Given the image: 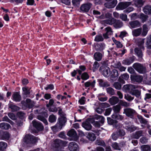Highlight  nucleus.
I'll list each match as a JSON object with an SVG mask.
<instances>
[{"label": "nucleus", "instance_id": "0e129e2a", "mask_svg": "<svg viewBox=\"0 0 151 151\" xmlns=\"http://www.w3.org/2000/svg\"><path fill=\"white\" fill-rule=\"evenodd\" d=\"M119 136L121 137L124 136L126 134L125 131L123 129H119L117 131Z\"/></svg>", "mask_w": 151, "mask_h": 151}, {"label": "nucleus", "instance_id": "13d9d810", "mask_svg": "<svg viewBox=\"0 0 151 151\" xmlns=\"http://www.w3.org/2000/svg\"><path fill=\"white\" fill-rule=\"evenodd\" d=\"M2 121H6L8 122L12 125H13L14 124V122L10 120L7 116H5L3 118Z\"/></svg>", "mask_w": 151, "mask_h": 151}, {"label": "nucleus", "instance_id": "ddd939ff", "mask_svg": "<svg viewBox=\"0 0 151 151\" xmlns=\"http://www.w3.org/2000/svg\"><path fill=\"white\" fill-rule=\"evenodd\" d=\"M143 51L142 49L139 47H136L134 49L135 54L138 57L139 59L141 60L142 59Z\"/></svg>", "mask_w": 151, "mask_h": 151}, {"label": "nucleus", "instance_id": "79ce46f5", "mask_svg": "<svg viewBox=\"0 0 151 151\" xmlns=\"http://www.w3.org/2000/svg\"><path fill=\"white\" fill-rule=\"evenodd\" d=\"M148 17L143 13H141L139 15V18L142 21V22H145L147 19Z\"/></svg>", "mask_w": 151, "mask_h": 151}, {"label": "nucleus", "instance_id": "f704fd0d", "mask_svg": "<svg viewBox=\"0 0 151 151\" xmlns=\"http://www.w3.org/2000/svg\"><path fill=\"white\" fill-rule=\"evenodd\" d=\"M143 131L141 130L136 132L132 134L133 138L136 139H138L142 134Z\"/></svg>", "mask_w": 151, "mask_h": 151}, {"label": "nucleus", "instance_id": "a211bd4d", "mask_svg": "<svg viewBox=\"0 0 151 151\" xmlns=\"http://www.w3.org/2000/svg\"><path fill=\"white\" fill-rule=\"evenodd\" d=\"M26 102L25 106L29 109L32 108L35 104V102L29 99H27L26 100Z\"/></svg>", "mask_w": 151, "mask_h": 151}, {"label": "nucleus", "instance_id": "f8f14e48", "mask_svg": "<svg viewBox=\"0 0 151 151\" xmlns=\"http://www.w3.org/2000/svg\"><path fill=\"white\" fill-rule=\"evenodd\" d=\"M135 57L133 55L128 58L125 59L123 60L122 63L123 64L129 65L132 63L134 61Z\"/></svg>", "mask_w": 151, "mask_h": 151}, {"label": "nucleus", "instance_id": "3c124183", "mask_svg": "<svg viewBox=\"0 0 151 151\" xmlns=\"http://www.w3.org/2000/svg\"><path fill=\"white\" fill-rule=\"evenodd\" d=\"M107 120L108 124L110 125H113L118 123V121L116 120H114L110 117H107Z\"/></svg>", "mask_w": 151, "mask_h": 151}, {"label": "nucleus", "instance_id": "052dcab7", "mask_svg": "<svg viewBox=\"0 0 151 151\" xmlns=\"http://www.w3.org/2000/svg\"><path fill=\"white\" fill-rule=\"evenodd\" d=\"M95 120L93 119V118L91 120V122H92L93 125L96 127H100L101 126L100 122L97 121H95Z\"/></svg>", "mask_w": 151, "mask_h": 151}, {"label": "nucleus", "instance_id": "bf43d9fd", "mask_svg": "<svg viewBox=\"0 0 151 151\" xmlns=\"http://www.w3.org/2000/svg\"><path fill=\"white\" fill-rule=\"evenodd\" d=\"M82 0H72V2L74 6H78L80 4V2Z\"/></svg>", "mask_w": 151, "mask_h": 151}, {"label": "nucleus", "instance_id": "9b49d317", "mask_svg": "<svg viewBox=\"0 0 151 151\" xmlns=\"http://www.w3.org/2000/svg\"><path fill=\"white\" fill-rule=\"evenodd\" d=\"M32 123L33 127L37 130L41 131L43 129L44 127L41 122L34 120L32 121Z\"/></svg>", "mask_w": 151, "mask_h": 151}, {"label": "nucleus", "instance_id": "e433bc0d", "mask_svg": "<svg viewBox=\"0 0 151 151\" xmlns=\"http://www.w3.org/2000/svg\"><path fill=\"white\" fill-rule=\"evenodd\" d=\"M10 127V125L8 124L3 122L0 124V127L2 129L7 130Z\"/></svg>", "mask_w": 151, "mask_h": 151}, {"label": "nucleus", "instance_id": "412c9836", "mask_svg": "<svg viewBox=\"0 0 151 151\" xmlns=\"http://www.w3.org/2000/svg\"><path fill=\"white\" fill-rule=\"evenodd\" d=\"M130 78L133 83L141 82L143 80L142 76H130Z\"/></svg>", "mask_w": 151, "mask_h": 151}, {"label": "nucleus", "instance_id": "473e14b6", "mask_svg": "<svg viewBox=\"0 0 151 151\" xmlns=\"http://www.w3.org/2000/svg\"><path fill=\"white\" fill-rule=\"evenodd\" d=\"M99 70L104 76H107L110 71V69L108 67H106L104 69L100 68Z\"/></svg>", "mask_w": 151, "mask_h": 151}, {"label": "nucleus", "instance_id": "bb28decb", "mask_svg": "<svg viewBox=\"0 0 151 151\" xmlns=\"http://www.w3.org/2000/svg\"><path fill=\"white\" fill-rule=\"evenodd\" d=\"M105 44L104 43H97L95 46V49L97 51H101L105 48Z\"/></svg>", "mask_w": 151, "mask_h": 151}, {"label": "nucleus", "instance_id": "864d4df0", "mask_svg": "<svg viewBox=\"0 0 151 151\" xmlns=\"http://www.w3.org/2000/svg\"><path fill=\"white\" fill-rule=\"evenodd\" d=\"M96 144L105 147L106 146L104 142L102 139H97L95 142Z\"/></svg>", "mask_w": 151, "mask_h": 151}, {"label": "nucleus", "instance_id": "39448f33", "mask_svg": "<svg viewBox=\"0 0 151 151\" xmlns=\"http://www.w3.org/2000/svg\"><path fill=\"white\" fill-rule=\"evenodd\" d=\"M123 114L131 119H134V116L136 114V111L134 109L129 108H127L124 109Z\"/></svg>", "mask_w": 151, "mask_h": 151}, {"label": "nucleus", "instance_id": "69168bd1", "mask_svg": "<svg viewBox=\"0 0 151 151\" xmlns=\"http://www.w3.org/2000/svg\"><path fill=\"white\" fill-rule=\"evenodd\" d=\"M129 93L132 94V93H133L136 90L135 89L136 87L134 85H129Z\"/></svg>", "mask_w": 151, "mask_h": 151}, {"label": "nucleus", "instance_id": "1a4fd4ad", "mask_svg": "<svg viewBox=\"0 0 151 151\" xmlns=\"http://www.w3.org/2000/svg\"><path fill=\"white\" fill-rule=\"evenodd\" d=\"M107 2L104 4L105 6L108 8H114L117 3V0H104Z\"/></svg>", "mask_w": 151, "mask_h": 151}, {"label": "nucleus", "instance_id": "e2e57ef3", "mask_svg": "<svg viewBox=\"0 0 151 151\" xmlns=\"http://www.w3.org/2000/svg\"><path fill=\"white\" fill-rule=\"evenodd\" d=\"M119 137L117 131L114 132L111 135L112 138L114 140H116Z\"/></svg>", "mask_w": 151, "mask_h": 151}, {"label": "nucleus", "instance_id": "49530a36", "mask_svg": "<svg viewBox=\"0 0 151 151\" xmlns=\"http://www.w3.org/2000/svg\"><path fill=\"white\" fill-rule=\"evenodd\" d=\"M106 91L108 94L111 96L114 95L115 94V92L114 90L112 88L109 87L106 89Z\"/></svg>", "mask_w": 151, "mask_h": 151}, {"label": "nucleus", "instance_id": "c85d7f7f", "mask_svg": "<svg viewBox=\"0 0 151 151\" xmlns=\"http://www.w3.org/2000/svg\"><path fill=\"white\" fill-rule=\"evenodd\" d=\"M93 57L95 60L99 61L101 60L103 55L100 52H97L94 54Z\"/></svg>", "mask_w": 151, "mask_h": 151}, {"label": "nucleus", "instance_id": "aec40b11", "mask_svg": "<svg viewBox=\"0 0 151 151\" xmlns=\"http://www.w3.org/2000/svg\"><path fill=\"white\" fill-rule=\"evenodd\" d=\"M130 27L132 28H134L140 26L141 24L138 20H134L130 22L129 23Z\"/></svg>", "mask_w": 151, "mask_h": 151}, {"label": "nucleus", "instance_id": "de8ad7c7", "mask_svg": "<svg viewBox=\"0 0 151 151\" xmlns=\"http://www.w3.org/2000/svg\"><path fill=\"white\" fill-rule=\"evenodd\" d=\"M137 118L140 123L145 124H147V121L142 116L138 115Z\"/></svg>", "mask_w": 151, "mask_h": 151}, {"label": "nucleus", "instance_id": "680f3d73", "mask_svg": "<svg viewBox=\"0 0 151 151\" xmlns=\"http://www.w3.org/2000/svg\"><path fill=\"white\" fill-rule=\"evenodd\" d=\"M130 16L131 20H135L139 18V15L136 13H133L130 14Z\"/></svg>", "mask_w": 151, "mask_h": 151}, {"label": "nucleus", "instance_id": "423d86ee", "mask_svg": "<svg viewBox=\"0 0 151 151\" xmlns=\"http://www.w3.org/2000/svg\"><path fill=\"white\" fill-rule=\"evenodd\" d=\"M79 69H77L76 70H74L71 73L72 76H76L78 73V74L81 76H88V74L86 72H84L82 73L85 71L86 68V67L83 65H81L79 66Z\"/></svg>", "mask_w": 151, "mask_h": 151}, {"label": "nucleus", "instance_id": "4d7b16f0", "mask_svg": "<svg viewBox=\"0 0 151 151\" xmlns=\"http://www.w3.org/2000/svg\"><path fill=\"white\" fill-rule=\"evenodd\" d=\"M104 40V39L101 35H96L94 39V41L96 42L102 41Z\"/></svg>", "mask_w": 151, "mask_h": 151}, {"label": "nucleus", "instance_id": "dca6fc26", "mask_svg": "<svg viewBox=\"0 0 151 151\" xmlns=\"http://www.w3.org/2000/svg\"><path fill=\"white\" fill-rule=\"evenodd\" d=\"M12 99L14 101L19 102L22 99V97L19 92L14 93L12 95Z\"/></svg>", "mask_w": 151, "mask_h": 151}, {"label": "nucleus", "instance_id": "2eb2a0df", "mask_svg": "<svg viewBox=\"0 0 151 151\" xmlns=\"http://www.w3.org/2000/svg\"><path fill=\"white\" fill-rule=\"evenodd\" d=\"M105 29L106 32L103 34V36L105 39H107L109 38V35L113 34V31L111 28L110 27H106Z\"/></svg>", "mask_w": 151, "mask_h": 151}, {"label": "nucleus", "instance_id": "58836bf2", "mask_svg": "<svg viewBox=\"0 0 151 151\" xmlns=\"http://www.w3.org/2000/svg\"><path fill=\"white\" fill-rule=\"evenodd\" d=\"M129 76H119L118 78L119 81L122 84H124L125 83V82L124 79L125 80H127L129 78Z\"/></svg>", "mask_w": 151, "mask_h": 151}, {"label": "nucleus", "instance_id": "2f4dec72", "mask_svg": "<svg viewBox=\"0 0 151 151\" xmlns=\"http://www.w3.org/2000/svg\"><path fill=\"white\" fill-rule=\"evenodd\" d=\"M111 117L115 119L122 120L124 118V116L119 115L118 113H114L111 115Z\"/></svg>", "mask_w": 151, "mask_h": 151}, {"label": "nucleus", "instance_id": "0eeeda50", "mask_svg": "<svg viewBox=\"0 0 151 151\" xmlns=\"http://www.w3.org/2000/svg\"><path fill=\"white\" fill-rule=\"evenodd\" d=\"M131 2H121L119 3L116 9L117 10H123L131 5Z\"/></svg>", "mask_w": 151, "mask_h": 151}, {"label": "nucleus", "instance_id": "6ab92c4d", "mask_svg": "<svg viewBox=\"0 0 151 151\" xmlns=\"http://www.w3.org/2000/svg\"><path fill=\"white\" fill-rule=\"evenodd\" d=\"M114 21L113 22L114 27L116 29H119L122 27L123 25V22L120 20H117L114 18Z\"/></svg>", "mask_w": 151, "mask_h": 151}, {"label": "nucleus", "instance_id": "4be33fe9", "mask_svg": "<svg viewBox=\"0 0 151 151\" xmlns=\"http://www.w3.org/2000/svg\"><path fill=\"white\" fill-rule=\"evenodd\" d=\"M119 101V98L116 96H113L109 99V102L111 105H114L117 104Z\"/></svg>", "mask_w": 151, "mask_h": 151}, {"label": "nucleus", "instance_id": "a19ab883", "mask_svg": "<svg viewBox=\"0 0 151 151\" xmlns=\"http://www.w3.org/2000/svg\"><path fill=\"white\" fill-rule=\"evenodd\" d=\"M142 81L147 84L151 85V78H148L147 76H143Z\"/></svg>", "mask_w": 151, "mask_h": 151}, {"label": "nucleus", "instance_id": "a18cd8bd", "mask_svg": "<svg viewBox=\"0 0 151 151\" xmlns=\"http://www.w3.org/2000/svg\"><path fill=\"white\" fill-rule=\"evenodd\" d=\"M96 83L95 80H94L91 83L90 82L88 81L84 83L85 86L86 87H88L89 86H91L93 88L94 87Z\"/></svg>", "mask_w": 151, "mask_h": 151}, {"label": "nucleus", "instance_id": "4468645a", "mask_svg": "<svg viewBox=\"0 0 151 151\" xmlns=\"http://www.w3.org/2000/svg\"><path fill=\"white\" fill-rule=\"evenodd\" d=\"M68 148L70 151H76L78 149V146L76 142H70L69 144Z\"/></svg>", "mask_w": 151, "mask_h": 151}, {"label": "nucleus", "instance_id": "5701e85b", "mask_svg": "<svg viewBox=\"0 0 151 151\" xmlns=\"http://www.w3.org/2000/svg\"><path fill=\"white\" fill-rule=\"evenodd\" d=\"M145 39H139L137 40V44L138 46L137 47L142 49L144 50L145 48L144 45Z\"/></svg>", "mask_w": 151, "mask_h": 151}, {"label": "nucleus", "instance_id": "7c9ffc66", "mask_svg": "<svg viewBox=\"0 0 151 151\" xmlns=\"http://www.w3.org/2000/svg\"><path fill=\"white\" fill-rule=\"evenodd\" d=\"M142 29L141 28H139L133 30L132 31V34L133 36L137 37L139 36L141 33Z\"/></svg>", "mask_w": 151, "mask_h": 151}, {"label": "nucleus", "instance_id": "cd10ccee", "mask_svg": "<svg viewBox=\"0 0 151 151\" xmlns=\"http://www.w3.org/2000/svg\"><path fill=\"white\" fill-rule=\"evenodd\" d=\"M82 127L86 130H90L92 129V126L90 122L86 121L82 124Z\"/></svg>", "mask_w": 151, "mask_h": 151}, {"label": "nucleus", "instance_id": "20e7f679", "mask_svg": "<svg viewBox=\"0 0 151 151\" xmlns=\"http://www.w3.org/2000/svg\"><path fill=\"white\" fill-rule=\"evenodd\" d=\"M24 141L27 144H33L37 141V138L34 136L29 134L25 135L24 138Z\"/></svg>", "mask_w": 151, "mask_h": 151}, {"label": "nucleus", "instance_id": "603ef678", "mask_svg": "<svg viewBox=\"0 0 151 151\" xmlns=\"http://www.w3.org/2000/svg\"><path fill=\"white\" fill-rule=\"evenodd\" d=\"M109 63V60H107L102 61L101 62V64L102 65L100 67V68H101V69H104L106 67H108V64Z\"/></svg>", "mask_w": 151, "mask_h": 151}, {"label": "nucleus", "instance_id": "f3484780", "mask_svg": "<svg viewBox=\"0 0 151 151\" xmlns=\"http://www.w3.org/2000/svg\"><path fill=\"white\" fill-rule=\"evenodd\" d=\"M68 136L73 138L74 139H78V137L76 131L73 129H71L67 133Z\"/></svg>", "mask_w": 151, "mask_h": 151}, {"label": "nucleus", "instance_id": "393cba45", "mask_svg": "<svg viewBox=\"0 0 151 151\" xmlns=\"http://www.w3.org/2000/svg\"><path fill=\"white\" fill-rule=\"evenodd\" d=\"M94 120H97L98 122H100L101 124H103L104 122V118L102 116L98 115H95L93 117Z\"/></svg>", "mask_w": 151, "mask_h": 151}, {"label": "nucleus", "instance_id": "8fccbe9b", "mask_svg": "<svg viewBox=\"0 0 151 151\" xmlns=\"http://www.w3.org/2000/svg\"><path fill=\"white\" fill-rule=\"evenodd\" d=\"M114 18H111V19H107L106 20H104V22L105 23L107 24H108L110 25H113V22L114 21Z\"/></svg>", "mask_w": 151, "mask_h": 151}, {"label": "nucleus", "instance_id": "5fc2aeb1", "mask_svg": "<svg viewBox=\"0 0 151 151\" xmlns=\"http://www.w3.org/2000/svg\"><path fill=\"white\" fill-rule=\"evenodd\" d=\"M56 116L52 114L49 116L48 120L49 122L52 123L56 122Z\"/></svg>", "mask_w": 151, "mask_h": 151}, {"label": "nucleus", "instance_id": "f257e3e1", "mask_svg": "<svg viewBox=\"0 0 151 151\" xmlns=\"http://www.w3.org/2000/svg\"><path fill=\"white\" fill-rule=\"evenodd\" d=\"M67 142L59 139L54 140L52 143V147L54 151L60 150L62 147H65L67 145Z\"/></svg>", "mask_w": 151, "mask_h": 151}, {"label": "nucleus", "instance_id": "ea45409f", "mask_svg": "<svg viewBox=\"0 0 151 151\" xmlns=\"http://www.w3.org/2000/svg\"><path fill=\"white\" fill-rule=\"evenodd\" d=\"M7 146V144L3 142H0V151H4Z\"/></svg>", "mask_w": 151, "mask_h": 151}, {"label": "nucleus", "instance_id": "4c0bfd02", "mask_svg": "<svg viewBox=\"0 0 151 151\" xmlns=\"http://www.w3.org/2000/svg\"><path fill=\"white\" fill-rule=\"evenodd\" d=\"M58 124L62 128L65 125V123L66 122V119L65 118H61L59 119Z\"/></svg>", "mask_w": 151, "mask_h": 151}, {"label": "nucleus", "instance_id": "f03ea898", "mask_svg": "<svg viewBox=\"0 0 151 151\" xmlns=\"http://www.w3.org/2000/svg\"><path fill=\"white\" fill-rule=\"evenodd\" d=\"M132 67L136 70L140 74H145L147 72L146 67L140 63H135L133 65Z\"/></svg>", "mask_w": 151, "mask_h": 151}, {"label": "nucleus", "instance_id": "774afa93", "mask_svg": "<svg viewBox=\"0 0 151 151\" xmlns=\"http://www.w3.org/2000/svg\"><path fill=\"white\" fill-rule=\"evenodd\" d=\"M9 107L12 109L13 111H17L19 109V107L13 104H10L9 106Z\"/></svg>", "mask_w": 151, "mask_h": 151}, {"label": "nucleus", "instance_id": "37998d69", "mask_svg": "<svg viewBox=\"0 0 151 151\" xmlns=\"http://www.w3.org/2000/svg\"><path fill=\"white\" fill-rule=\"evenodd\" d=\"M121 109V107L120 105H117L113 106V109L114 113H119Z\"/></svg>", "mask_w": 151, "mask_h": 151}, {"label": "nucleus", "instance_id": "b1692460", "mask_svg": "<svg viewBox=\"0 0 151 151\" xmlns=\"http://www.w3.org/2000/svg\"><path fill=\"white\" fill-rule=\"evenodd\" d=\"M145 40L146 47L148 49H151V35L148 36Z\"/></svg>", "mask_w": 151, "mask_h": 151}, {"label": "nucleus", "instance_id": "338daca9", "mask_svg": "<svg viewBox=\"0 0 151 151\" xmlns=\"http://www.w3.org/2000/svg\"><path fill=\"white\" fill-rule=\"evenodd\" d=\"M114 87L117 90H120L122 87V85L118 82L114 83L113 84Z\"/></svg>", "mask_w": 151, "mask_h": 151}, {"label": "nucleus", "instance_id": "c756f323", "mask_svg": "<svg viewBox=\"0 0 151 151\" xmlns=\"http://www.w3.org/2000/svg\"><path fill=\"white\" fill-rule=\"evenodd\" d=\"M86 137L89 140L91 141H94L96 138L95 134L92 132L88 133L87 134Z\"/></svg>", "mask_w": 151, "mask_h": 151}, {"label": "nucleus", "instance_id": "9d476101", "mask_svg": "<svg viewBox=\"0 0 151 151\" xmlns=\"http://www.w3.org/2000/svg\"><path fill=\"white\" fill-rule=\"evenodd\" d=\"M92 5L90 3H87L82 4L80 8L81 10L83 12H88Z\"/></svg>", "mask_w": 151, "mask_h": 151}, {"label": "nucleus", "instance_id": "6e6552de", "mask_svg": "<svg viewBox=\"0 0 151 151\" xmlns=\"http://www.w3.org/2000/svg\"><path fill=\"white\" fill-rule=\"evenodd\" d=\"M123 127L128 131L130 132H134L137 129V127H136L131 125V122H124L123 125Z\"/></svg>", "mask_w": 151, "mask_h": 151}, {"label": "nucleus", "instance_id": "6e6d98bb", "mask_svg": "<svg viewBox=\"0 0 151 151\" xmlns=\"http://www.w3.org/2000/svg\"><path fill=\"white\" fill-rule=\"evenodd\" d=\"M147 29L148 28L146 25L144 24L143 25V30L142 34L143 36H145L147 35L148 32Z\"/></svg>", "mask_w": 151, "mask_h": 151}, {"label": "nucleus", "instance_id": "7ed1b4c3", "mask_svg": "<svg viewBox=\"0 0 151 151\" xmlns=\"http://www.w3.org/2000/svg\"><path fill=\"white\" fill-rule=\"evenodd\" d=\"M37 112L39 113H40V114L37 116V118L38 119L42 122L45 125H47L48 124V122L45 118L47 117L48 115L46 110H45L43 109H40L41 112H39L38 110H37Z\"/></svg>", "mask_w": 151, "mask_h": 151}, {"label": "nucleus", "instance_id": "c9c22d12", "mask_svg": "<svg viewBox=\"0 0 151 151\" xmlns=\"http://www.w3.org/2000/svg\"><path fill=\"white\" fill-rule=\"evenodd\" d=\"M51 128L52 130L55 132L60 131L62 128L61 126H60L58 123L55 126L51 127Z\"/></svg>", "mask_w": 151, "mask_h": 151}, {"label": "nucleus", "instance_id": "09e8293b", "mask_svg": "<svg viewBox=\"0 0 151 151\" xmlns=\"http://www.w3.org/2000/svg\"><path fill=\"white\" fill-rule=\"evenodd\" d=\"M140 94L141 92L138 90H136L133 93H132V95L135 96L138 99H141Z\"/></svg>", "mask_w": 151, "mask_h": 151}, {"label": "nucleus", "instance_id": "c03bdc74", "mask_svg": "<svg viewBox=\"0 0 151 151\" xmlns=\"http://www.w3.org/2000/svg\"><path fill=\"white\" fill-rule=\"evenodd\" d=\"M141 149L142 151H150L151 148L149 145H143L141 147Z\"/></svg>", "mask_w": 151, "mask_h": 151}, {"label": "nucleus", "instance_id": "a878e982", "mask_svg": "<svg viewBox=\"0 0 151 151\" xmlns=\"http://www.w3.org/2000/svg\"><path fill=\"white\" fill-rule=\"evenodd\" d=\"M134 5L138 8L141 7L144 4L145 1L143 0H133Z\"/></svg>", "mask_w": 151, "mask_h": 151}, {"label": "nucleus", "instance_id": "72a5a7b5", "mask_svg": "<svg viewBox=\"0 0 151 151\" xmlns=\"http://www.w3.org/2000/svg\"><path fill=\"white\" fill-rule=\"evenodd\" d=\"M144 12L146 14H151V6L147 5L143 9Z\"/></svg>", "mask_w": 151, "mask_h": 151}]
</instances>
